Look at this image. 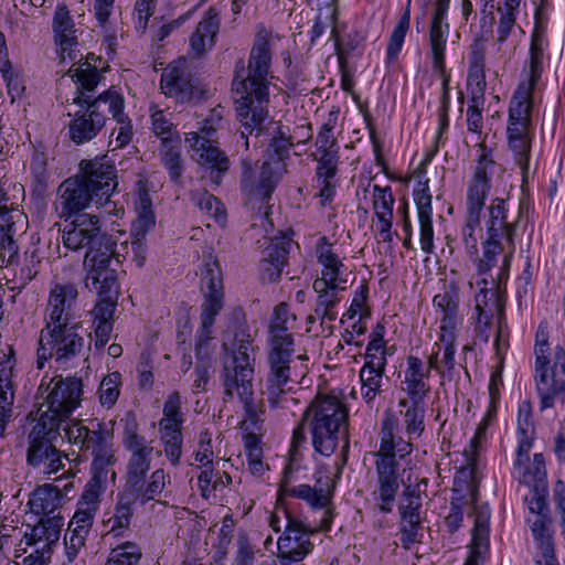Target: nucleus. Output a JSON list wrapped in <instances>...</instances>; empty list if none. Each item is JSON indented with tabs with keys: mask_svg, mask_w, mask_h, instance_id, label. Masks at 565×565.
<instances>
[{
	"mask_svg": "<svg viewBox=\"0 0 565 565\" xmlns=\"http://www.w3.org/2000/svg\"><path fill=\"white\" fill-rule=\"evenodd\" d=\"M132 515V502L128 498L120 497L115 504L113 514L104 520V523L109 526V533L120 535L129 527Z\"/></svg>",
	"mask_w": 565,
	"mask_h": 565,
	"instance_id": "864d4df0",
	"label": "nucleus"
},
{
	"mask_svg": "<svg viewBox=\"0 0 565 565\" xmlns=\"http://www.w3.org/2000/svg\"><path fill=\"white\" fill-rule=\"evenodd\" d=\"M63 493L53 484H43L35 489L29 500L31 510L43 518L56 515L55 511L62 505Z\"/></svg>",
	"mask_w": 565,
	"mask_h": 565,
	"instance_id": "79ce46f5",
	"label": "nucleus"
},
{
	"mask_svg": "<svg viewBox=\"0 0 565 565\" xmlns=\"http://www.w3.org/2000/svg\"><path fill=\"white\" fill-rule=\"evenodd\" d=\"M475 524L469 556L463 565H482L489 553V520L490 508L488 504L475 505Z\"/></svg>",
	"mask_w": 565,
	"mask_h": 565,
	"instance_id": "bb28decb",
	"label": "nucleus"
},
{
	"mask_svg": "<svg viewBox=\"0 0 565 565\" xmlns=\"http://www.w3.org/2000/svg\"><path fill=\"white\" fill-rule=\"evenodd\" d=\"M70 75L76 84L72 104L78 109L73 114L68 113L71 119L67 124V137L73 143L81 146L94 140L105 128L109 119L110 94L114 93V87L94 96L103 76L97 66L89 63L72 68Z\"/></svg>",
	"mask_w": 565,
	"mask_h": 565,
	"instance_id": "7ed1b4c3",
	"label": "nucleus"
},
{
	"mask_svg": "<svg viewBox=\"0 0 565 565\" xmlns=\"http://www.w3.org/2000/svg\"><path fill=\"white\" fill-rule=\"evenodd\" d=\"M52 30L54 42L60 50L62 61H65L66 57L71 61H75L77 57L78 30L75 26L74 19L68 8L64 3L57 4L55 9L52 20Z\"/></svg>",
	"mask_w": 565,
	"mask_h": 565,
	"instance_id": "a878e982",
	"label": "nucleus"
},
{
	"mask_svg": "<svg viewBox=\"0 0 565 565\" xmlns=\"http://www.w3.org/2000/svg\"><path fill=\"white\" fill-rule=\"evenodd\" d=\"M480 154L477 160L473 173L467 183L466 214L481 216L486 204L487 195L491 189V177L499 166L492 159L486 145L481 143Z\"/></svg>",
	"mask_w": 565,
	"mask_h": 565,
	"instance_id": "2eb2a0df",
	"label": "nucleus"
},
{
	"mask_svg": "<svg viewBox=\"0 0 565 565\" xmlns=\"http://www.w3.org/2000/svg\"><path fill=\"white\" fill-rule=\"evenodd\" d=\"M477 318L475 321L476 338L488 343L491 337L492 320L494 313H498V329L494 339L497 350L500 349L501 340L504 335L507 323L504 320L503 303L501 302L495 290H488L482 287L475 297Z\"/></svg>",
	"mask_w": 565,
	"mask_h": 565,
	"instance_id": "4468645a",
	"label": "nucleus"
},
{
	"mask_svg": "<svg viewBox=\"0 0 565 565\" xmlns=\"http://www.w3.org/2000/svg\"><path fill=\"white\" fill-rule=\"evenodd\" d=\"M137 220L132 223L139 234L148 233L156 224V216L152 211V201L148 189L142 182L138 183V191L135 200Z\"/></svg>",
	"mask_w": 565,
	"mask_h": 565,
	"instance_id": "37998d69",
	"label": "nucleus"
},
{
	"mask_svg": "<svg viewBox=\"0 0 565 565\" xmlns=\"http://www.w3.org/2000/svg\"><path fill=\"white\" fill-rule=\"evenodd\" d=\"M63 430L67 441L79 452L94 456L114 450V436L103 423H92L88 427L82 420H71Z\"/></svg>",
	"mask_w": 565,
	"mask_h": 565,
	"instance_id": "6ab92c4d",
	"label": "nucleus"
},
{
	"mask_svg": "<svg viewBox=\"0 0 565 565\" xmlns=\"http://www.w3.org/2000/svg\"><path fill=\"white\" fill-rule=\"evenodd\" d=\"M317 259L322 266L321 276L313 282H324V285L345 286L347 279L342 277V268L344 267L339 256L333 253L332 245L328 243L326 237L320 238L317 247Z\"/></svg>",
	"mask_w": 565,
	"mask_h": 565,
	"instance_id": "c9c22d12",
	"label": "nucleus"
},
{
	"mask_svg": "<svg viewBox=\"0 0 565 565\" xmlns=\"http://www.w3.org/2000/svg\"><path fill=\"white\" fill-rule=\"evenodd\" d=\"M550 351L547 323L541 322L534 344V380L541 409L553 407L555 397L565 393V347L557 344L552 359Z\"/></svg>",
	"mask_w": 565,
	"mask_h": 565,
	"instance_id": "6e6552de",
	"label": "nucleus"
},
{
	"mask_svg": "<svg viewBox=\"0 0 565 565\" xmlns=\"http://www.w3.org/2000/svg\"><path fill=\"white\" fill-rule=\"evenodd\" d=\"M481 232L480 227V216L470 214L465 215V224L461 228V241L465 245V248L470 257L478 256V242L479 236L478 233Z\"/></svg>",
	"mask_w": 565,
	"mask_h": 565,
	"instance_id": "680f3d73",
	"label": "nucleus"
},
{
	"mask_svg": "<svg viewBox=\"0 0 565 565\" xmlns=\"http://www.w3.org/2000/svg\"><path fill=\"white\" fill-rule=\"evenodd\" d=\"M125 255L117 248L114 237L110 246L102 244L93 250H86L84 264L88 267L87 281L90 279L98 294H118V268Z\"/></svg>",
	"mask_w": 565,
	"mask_h": 565,
	"instance_id": "f8f14e48",
	"label": "nucleus"
},
{
	"mask_svg": "<svg viewBox=\"0 0 565 565\" xmlns=\"http://www.w3.org/2000/svg\"><path fill=\"white\" fill-rule=\"evenodd\" d=\"M312 288L317 294L315 313L321 320V324H324L327 321H334L338 318L337 307L341 301V292L344 291L347 287L313 282Z\"/></svg>",
	"mask_w": 565,
	"mask_h": 565,
	"instance_id": "4c0bfd02",
	"label": "nucleus"
},
{
	"mask_svg": "<svg viewBox=\"0 0 565 565\" xmlns=\"http://www.w3.org/2000/svg\"><path fill=\"white\" fill-rule=\"evenodd\" d=\"M306 354L295 356V345H268L266 376L267 401L273 407H288L289 403L297 404V399L288 396L294 385L305 375L308 366Z\"/></svg>",
	"mask_w": 565,
	"mask_h": 565,
	"instance_id": "0eeeda50",
	"label": "nucleus"
},
{
	"mask_svg": "<svg viewBox=\"0 0 565 565\" xmlns=\"http://www.w3.org/2000/svg\"><path fill=\"white\" fill-rule=\"evenodd\" d=\"M92 204L103 206L82 179L74 175L58 185L53 207L60 218L67 221L83 214Z\"/></svg>",
	"mask_w": 565,
	"mask_h": 565,
	"instance_id": "f3484780",
	"label": "nucleus"
},
{
	"mask_svg": "<svg viewBox=\"0 0 565 565\" xmlns=\"http://www.w3.org/2000/svg\"><path fill=\"white\" fill-rule=\"evenodd\" d=\"M446 18L447 12L434 11L429 28L433 66L443 78L448 76L445 71V49L449 33V24L446 22Z\"/></svg>",
	"mask_w": 565,
	"mask_h": 565,
	"instance_id": "e433bc0d",
	"label": "nucleus"
},
{
	"mask_svg": "<svg viewBox=\"0 0 565 565\" xmlns=\"http://www.w3.org/2000/svg\"><path fill=\"white\" fill-rule=\"evenodd\" d=\"M481 245L482 256H477L473 258L476 260L478 274L484 275L489 273L491 268L497 264L498 255L505 252L508 243H505L503 239L486 236V239L481 243Z\"/></svg>",
	"mask_w": 565,
	"mask_h": 565,
	"instance_id": "603ef678",
	"label": "nucleus"
},
{
	"mask_svg": "<svg viewBox=\"0 0 565 565\" xmlns=\"http://www.w3.org/2000/svg\"><path fill=\"white\" fill-rule=\"evenodd\" d=\"M0 75L13 103L25 89L21 70L14 66L11 61H3L0 64Z\"/></svg>",
	"mask_w": 565,
	"mask_h": 565,
	"instance_id": "4d7b16f0",
	"label": "nucleus"
},
{
	"mask_svg": "<svg viewBox=\"0 0 565 565\" xmlns=\"http://www.w3.org/2000/svg\"><path fill=\"white\" fill-rule=\"evenodd\" d=\"M433 156L434 153H428L413 173L417 179V183L413 190V198L416 204L419 222L420 248L426 254L434 253L431 194L428 185L429 179L426 178L427 164L431 160Z\"/></svg>",
	"mask_w": 565,
	"mask_h": 565,
	"instance_id": "ddd939ff",
	"label": "nucleus"
},
{
	"mask_svg": "<svg viewBox=\"0 0 565 565\" xmlns=\"http://www.w3.org/2000/svg\"><path fill=\"white\" fill-rule=\"evenodd\" d=\"M63 525L64 518L61 515L41 518L38 524L31 527L30 533L24 534L28 545L43 544L35 551V557L31 554L23 559L24 565H45L44 553L57 543Z\"/></svg>",
	"mask_w": 565,
	"mask_h": 565,
	"instance_id": "5701e85b",
	"label": "nucleus"
},
{
	"mask_svg": "<svg viewBox=\"0 0 565 565\" xmlns=\"http://www.w3.org/2000/svg\"><path fill=\"white\" fill-rule=\"evenodd\" d=\"M125 100L121 94L114 87V93L110 94V110L109 116L116 120L117 127L113 129L110 145L115 141V148L126 147L132 139L134 131L131 120L124 113Z\"/></svg>",
	"mask_w": 565,
	"mask_h": 565,
	"instance_id": "ea45409f",
	"label": "nucleus"
},
{
	"mask_svg": "<svg viewBox=\"0 0 565 565\" xmlns=\"http://www.w3.org/2000/svg\"><path fill=\"white\" fill-rule=\"evenodd\" d=\"M398 406L404 408L401 411V415L407 436L406 440L413 445V440L419 438L425 430L426 406L407 405L406 402H398Z\"/></svg>",
	"mask_w": 565,
	"mask_h": 565,
	"instance_id": "49530a36",
	"label": "nucleus"
},
{
	"mask_svg": "<svg viewBox=\"0 0 565 565\" xmlns=\"http://www.w3.org/2000/svg\"><path fill=\"white\" fill-rule=\"evenodd\" d=\"M534 87L522 83L515 90L509 108V126L529 128Z\"/></svg>",
	"mask_w": 565,
	"mask_h": 565,
	"instance_id": "a19ab883",
	"label": "nucleus"
},
{
	"mask_svg": "<svg viewBox=\"0 0 565 565\" xmlns=\"http://www.w3.org/2000/svg\"><path fill=\"white\" fill-rule=\"evenodd\" d=\"M159 157L160 162L168 171L170 179L173 182H179L184 171L180 139L177 141L161 143L159 148Z\"/></svg>",
	"mask_w": 565,
	"mask_h": 565,
	"instance_id": "de8ad7c7",
	"label": "nucleus"
},
{
	"mask_svg": "<svg viewBox=\"0 0 565 565\" xmlns=\"http://www.w3.org/2000/svg\"><path fill=\"white\" fill-rule=\"evenodd\" d=\"M273 32L260 25L249 53L248 64L238 60L232 83L234 104L242 124L239 139L248 149V136L264 131L268 117L269 74L271 65Z\"/></svg>",
	"mask_w": 565,
	"mask_h": 565,
	"instance_id": "f03ea898",
	"label": "nucleus"
},
{
	"mask_svg": "<svg viewBox=\"0 0 565 565\" xmlns=\"http://www.w3.org/2000/svg\"><path fill=\"white\" fill-rule=\"evenodd\" d=\"M47 157L44 152L35 150L32 154L30 171L33 191L42 194L47 190L49 173L46 170Z\"/></svg>",
	"mask_w": 565,
	"mask_h": 565,
	"instance_id": "052dcab7",
	"label": "nucleus"
},
{
	"mask_svg": "<svg viewBox=\"0 0 565 565\" xmlns=\"http://www.w3.org/2000/svg\"><path fill=\"white\" fill-rule=\"evenodd\" d=\"M422 507L420 495L407 488L399 504L402 542L405 544L417 541L420 525L419 509Z\"/></svg>",
	"mask_w": 565,
	"mask_h": 565,
	"instance_id": "72a5a7b5",
	"label": "nucleus"
},
{
	"mask_svg": "<svg viewBox=\"0 0 565 565\" xmlns=\"http://www.w3.org/2000/svg\"><path fill=\"white\" fill-rule=\"evenodd\" d=\"M253 350L249 334H236L234 350L230 360L225 361L221 380L224 399L238 396L245 411L246 420L255 424L258 420V407L254 398V362L249 352Z\"/></svg>",
	"mask_w": 565,
	"mask_h": 565,
	"instance_id": "423d86ee",
	"label": "nucleus"
},
{
	"mask_svg": "<svg viewBox=\"0 0 565 565\" xmlns=\"http://www.w3.org/2000/svg\"><path fill=\"white\" fill-rule=\"evenodd\" d=\"M141 557V547L127 541L111 548L105 565H138Z\"/></svg>",
	"mask_w": 565,
	"mask_h": 565,
	"instance_id": "5fc2aeb1",
	"label": "nucleus"
},
{
	"mask_svg": "<svg viewBox=\"0 0 565 565\" xmlns=\"http://www.w3.org/2000/svg\"><path fill=\"white\" fill-rule=\"evenodd\" d=\"M92 193L98 199V204H106L117 188V169L110 160L96 157L82 160L76 174Z\"/></svg>",
	"mask_w": 565,
	"mask_h": 565,
	"instance_id": "dca6fc26",
	"label": "nucleus"
},
{
	"mask_svg": "<svg viewBox=\"0 0 565 565\" xmlns=\"http://www.w3.org/2000/svg\"><path fill=\"white\" fill-rule=\"evenodd\" d=\"M120 384L121 374L119 372L109 373L102 380L97 394L103 407L109 409L115 405L119 397Z\"/></svg>",
	"mask_w": 565,
	"mask_h": 565,
	"instance_id": "13d9d810",
	"label": "nucleus"
},
{
	"mask_svg": "<svg viewBox=\"0 0 565 565\" xmlns=\"http://www.w3.org/2000/svg\"><path fill=\"white\" fill-rule=\"evenodd\" d=\"M411 3L412 0H407L405 10L399 17V20L397 24L394 26L392 34L390 36L386 50L387 63H393L397 58L402 50L411 22Z\"/></svg>",
	"mask_w": 565,
	"mask_h": 565,
	"instance_id": "3c124183",
	"label": "nucleus"
},
{
	"mask_svg": "<svg viewBox=\"0 0 565 565\" xmlns=\"http://www.w3.org/2000/svg\"><path fill=\"white\" fill-rule=\"evenodd\" d=\"M337 14L338 10L333 8L327 18L330 19L331 38L334 40L339 60L342 62L345 55H349L360 46L364 36L354 30L341 35L337 25Z\"/></svg>",
	"mask_w": 565,
	"mask_h": 565,
	"instance_id": "a18cd8bd",
	"label": "nucleus"
},
{
	"mask_svg": "<svg viewBox=\"0 0 565 565\" xmlns=\"http://www.w3.org/2000/svg\"><path fill=\"white\" fill-rule=\"evenodd\" d=\"M529 128L508 127L509 147L514 153V159L525 174L529 170L531 140Z\"/></svg>",
	"mask_w": 565,
	"mask_h": 565,
	"instance_id": "c03bdc74",
	"label": "nucleus"
},
{
	"mask_svg": "<svg viewBox=\"0 0 565 565\" xmlns=\"http://www.w3.org/2000/svg\"><path fill=\"white\" fill-rule=\"evenodd\" d=\"M484 53L478 45H473L469 55V71L467 78L468 92L471 95V103L483 104L486 90Z\"/></svg>",
	"mask_w": 565,
	"mask_h": 565,
	"instance_id": "58836bf2",
	"label": "nucleus"
},
{
	"mask_svg": "<svg viewBox=\"0 0 565 565\" xmlns=\"http://www.w3.org/2000/svg\"><path fill=\"white\" fill-rule=\"evenodd\" d=\"M312 533H317V530H311L302 521L288 516L284 535L277 542L279 557L284 565H287L285 561L300 562L310 553L313 545L309 535Z\"/></svg>",
	"mask_w": 565,
	"mask_h": 565,
	"instance_id": "aec40b11",
	"label": "nucleus"
},
{
	"mask_svg": "<svg viewBox=\"0 0 565 565\" xmlns=\"http://www.w3.org/2000/svg\"><path fill=\"white\" fill-rule=\"evenodd\" d=\"M77 288L73 284H56L51 288L45 324L81 322L77 316Z\"/></svg>",
	"mask_w": 565,
	"mask_h": 565,
	"instance_id": "412c9836",
	"label": "nucleus"
},
{
	"mask_svg": "<svg viewBox=\"0 0 565 565\" xmlns=\"http://www.w3.org/2000/svg\"><path fill=\"white\" fill-rule=\"evenodd\" d=\"M508 205V201L502 198L492 199L487 207L484 226L486 236L503 239L512 249V242L515 238L521 211H519L514 218L510 220Z\"/></svg>",
	"mask_w": 565,
	"mask_h": 565,
	"instance_id": "b1692460",
	"label": "nucleus"
},
{
	"mask_svg": "<svg viewBox=\"0 0 565 565\" xmlns=\"http://www.w3.org/2000/svg\"><path fill=\"white\" fill-rule=\"evenodd\" d=\"M81 328V322L45 324L39 337L38 367L43 369L50 359H54L58 367H67L85 348V338L78 332Z\"/></svg>",
	"mask_w": 565,
	"mask_h": 565,
	"instance_id": "1a4fd4ad",
	"label": "nucleus"
},
{
	"mask_svg": "<svg viewBox=\"0 0 565 565\" xmlns=\"http://www.w3.org/2000/svg\"><path fill=\"white\" fill-rule=\"evenodd\" d=\"M15 359L10 354L0 355V408L12 409L14 401L13 369Z\"/></svg>",
	"mask_w": 565,
	"mask_h": 565,
	"instance_id": "09e8293b",
	"label": "nucleus"
},
{
	"mask_svg": "<svg viewBox=\"0 0 565 565\" xmlns=\"http://www.w3.org/2000/svg\"><path fill=\"white\" fill-rule=\"evenodd\" d=\"M110 237L102 232L100 220L96 215L79 214L63 230V244L66 248L93 250L102 244L110 246Z\"/></svg>",
	"mask_w": 565,
	"mask_h": 565,
	"instance_id": "a211bd4d",
	"label": "nucleus"
},
{
	"mask_svg": "<svg viewBox=\"0 0 565 565\" xmlns=\"http://www.w3.org/2000/svg\"><path fill=\"white\" fill-rule=\"evenodd\" d=\"M222 114L218 109H213L211 115L205 118L198 131L186 132L185 137L196 136L200 140H206L207 143H216L217 131L221 128Z\"/></svg>",
	"mask_w": 565,
	"mask_h": 565,
	"instance_id": "338daca9",
	"label": "nucleus"
},
{
	"mask_svg": "<svg viewBox=\"0 0 565 565\" xmlns=\"http://www.w3.org/2000/svg\"><path fill=\"white\" fill-rule=\"evenodd\" d=\"M220 25L221 19L218 12L215 9L210 8L190 35L189 54L192 57H200L204 55L215 45Z\"/></svg>",
	"mask_w": 565,
	"mask_h": 565,
	"instance_id": "cd10ccee",
	"label": "nucleus"
},
{
	"mask_svg": "<svg viewBox=\"0 0 565 565\" xmlns=\"http://www.w3.org/2000/svg\"><path fill=\"white\" fill-rule=\"evenodd\" d=\"M296 316L290 312L286 302H280L274 308V313L268 327V345H295V339L290 330L294 329Z\"/></svg>",
	"mask_w": 565,
	"mask_h": 565,
	"instance_id": "473e14b6",
	"label": "nucleus"
},
{
	"mask_svg": "<svg viewBox=\"0 0 565 565\" xmlns=\"http://www.w3.org/2000/svg\"><path fill=\"white\" fill-rule=\"evenodd\" d=\"M160 88L166 96L183 104L193 98L195 86L185 67L171 64L161 75Z\"/></svg>",
	"mask_w": 565,
	"mask_h": 565,
	"instance_id": "c85d7f7f",
	"label": "nucleus"
},
{
	"mask_svg": "<svg viewBox=\"0 0 565 565\" xmlns=\"http://www.w3.org/2000/svg\"><path fill=\"white\" fill-rule=\"evenodd\" d=\"M433 303L441 312L440 332H457L462 322L459 315V288L454 284L445 286L444 291L434 297Z\"/></svg>",
	"mask_w": 565,
	"mask_h": 565,
	"instance_id": "c756f323",
	"label": "nucleus"
},
{
	"mask_svg": "<svg viewBox=\"0 0 565 565\" xmlns=\"http://www.w3.org/2000/svg\"><path fill=\"white\" fill-rule=\"evenodd\" d=\"M192 150V158L199 166L209 171V179L218 186L225 173L230 169V159L215 143H207L206 140H200L196 136L185 137Z\"/></svg>",
	"mask_w": 565,
	"mask_h": 565,
	"instance_id": "4be33fe9",
	"label": "nucleus"
},
{
	"mask_svg": "<svg viewBox=\"0 0 565 565\" xmlns=\"http://www.w3.org/2000/svg\"><path fill=\"white\" fill-rule=\"evenodd\" d=\"M292 243V239L287 235L271 238L269 245L263 252V258L286 266Z\"/></svg>",
	"mask_w": 565,
	"mask_h": 565,
	"instance_id": "69168bd1",
	"label": "nucleus"
},
{
	"mask_svg": "<svg viewBox=\"0 0 565 565\" xmlns=\"http://www.w3.org/2000/svg\"><path fill=\"white\" fill-rule=\"evenodd\" d=\"M39 393L47 407L39 418H45V422L62 428L72 420L73 412L81 405L83 382L76 376H54L47 384L42 381Z\"/></svg>",
	"mask_w": 565,
	"mask_h": 565,
	"instance_id": "9d476101",
	"label": "nucleus"
},
{
	"mask_svg": "<svg viewBox=\"0 0 565 565\" xmlns=\"http://www.w3.org/2000/svg\"><path fill=\"white\" fill-rule=\"evenodd\" d=\"M495 407L491 405L487 411L484 417L479 423L475 436L470 440L469 447L465 449L463 455L467 458V463L462 467L456 477L458 480H463L468 489L475 488L476 469H477V451L481 441L486 438V431L494 417Z\"/></svg>",
	"mask_w": 565,
	"mask_h": 565,
	"instance_id": "2f4dec72",
	"label": "nucleus"
},
{
	"mask_svg": "<svg viewBox=\"0 0 565 565\" xmlns=\"http://www.w3.org/2000/svg\"><path fill=\"white\" fill-rule=\"evenodd\" d=\"M306 427L311 436V445L315 452L330 457L337 449L340 440H343L341 459L334 462L335 473L332 480L323 467L315 475L316 484H298L287 488V475L290 466L285 469L281 488L289 495L306 501L313 509H324L331 501L335 487V479H340L343 467L347 465L349 450V415L345 405L335 396L318 394L307 406L301 422L294 429L290 454L296 456L297 450L306 444Z\"/></svg>",
	"mask_w": 565,
	"mask_h": 565,
	"instance_id": "f257e3e1",
	"label": "nucleus"
},
{
	"mask_svg": "<svg viewBox=\"0 0 565 565\" xmlns=\"http://www.w3.org/2000/svg\"><path fill=\"white\" fill-rule=\"evenodd\" d=\"M116 463L115 449L103 454L94 455L92 461V480L99 481L102 483L107 482L110 476L111 480H115L116 473L113 470V466Z\"/></svg>",
	"mask_w": 565,
	"mask_h": 565,
	"instance_id": "bf43d9fd",
	"label": "nucleus"
},
{
	"mask_svg": "<svg viewBox=\"0 0 565 565\" xmlns=\"http://www.w3.org/2000/svg\"><path fill=\"white\" fill-rule=\"evenodd\" d=\"M45 420L38 418L28 434L26 463L51 475L63 468L61 451L54 444L61 436V427Z\"/></svg>",
	"mask_w": 565,
	"mask_h": 565,
	"instance_id": "9b49d317",
	"label": "nucleus"
},
{
	"mask_svg": "<svg viewBox=\"0 0 565 565\" xmlns=\"http://www.w3.org/2000/svg\"><path fill=\"white\" fill-rule=\"evenodd\" d=\"M152 131L160 138L161 143L177 141L180 139L172 121V114L157 109L151 114Z\"/></svg>",
	"mask_w": 565,
	"mask_h": 565,
	"instance_id": "6e6d98bb",
	"label": "nucleus"
},
{
	"mask_svg": "<svg viewBox=\"0 0 565 565\" xmlns=\"http://www.w3.org/2000/svg\"><path fill=\"white\" fill-rule=\"evenodd\" d=\"M546 43L545 38L532 36L530 46V81L525 85L534 87L543 71V50Z\"/></svg>",
	"mask_w": 565,
	"mask_h": 565,
	"instance_id": "e2e57ef3",
	"label": "nucleus"
},
{
	"mask_svg": "<svg viewBox=\"0 0 565 565\" xmlns=\"http://www.w3.org/2000/svg\"><path fill=\"white\" fill-rule=\"evenodd\" d=\"M201 289L203 294H224L222 269L218 260L212 254L204 257L203 260Z\"/></svg>",
	"mask_w": 565,
	"mask_h": 565,
	"instance_id": "8fccbe9b",
	"label": "nucleus"
},
{
	"mask_svg": "<svg viewBox=\"0 0 565 565\" xmlns=\"http://www.w3.org/2000/svg\"><path fill=\"white\" fill-rule=\"evenodd\" d=\"M193 200L199 209L206 215L213 217L217 222L225 220V209L223 203L207 191L198 193Z\"/></svg>",
	"mask_w": 565,
	"mask_h": 565,
	"instance_id": "774afa93",
	"label": "nucleus"
},
{
	"mask_svg": "<svg viewBox=\"0 0 565 565\" xmlns=\"http://www.w3.org/2000/svg\"><path fill=\"white\" fill-rule=\"evenodd\" d=\"M365 363L360 370L361 395L366 403H372L381 393L387 360L385 356L365 354Z\"/></svg>",
	"mask_w": 565,
	"mask_h": 565,
	"instance_id": "7c9ffc66",
	"label": "nucleus"
},
{
	"mask_svg": "<svg viewBox=\"0 0 565 565\" xmlns=\"http://www.w3.org/2000/svg\"><path fill=\"white\" fill-rule=\"evenodd\" d=\"M412 452L413 445L401 435L397 416L392 412H385L379 431V448L372 452L376 473L373 497L383 513L393 510L404 472L402 461Z\"/></svg>",
	"mask_w": 565,
	"mask_h": 565,
	"instance_id": "20e7f679",
	"label": "nucleus"
},
{
	"mask_svg": "<svg viewBox=\"0 0 565 565\" xmlns=\"http://www.w3.org/2000/svg\"><path fill=\"white\" fill-rule=\"evenodd\" d=\"M204 301L201 306V327L196 332V354L200 355L202 350L207 348L212 340V327L216 316L223 308L224 294H203Z\"/></svg>",
	"mask_w": 565,
	"mask_h": 565,
	"instance_id": "f704fd0d",
	"label": "nucleus"
},
{
	"mask_svg": "<svg viewBox=\"0 0 565 565\" xmlns=\"http://www.w3.org/2000/svg\"><path fill=\"white\" fill-rule=\"evenodd\" d=\"M277 181L270 163H263L259 175L256 177L250 164L246 160L243 161L241 188L250 202H268Z\"/></svg>",
	"mask_w": 565,
	"mask_h": 565,
	"instance_id": "393cba45",
	"label": "nucleus"
},
{
	"mask_svg": "<svg viewBox=\"0 0 565 565\" xmlns=\"http://www.w3.org/2000/svg\"><path fill=\"white\" fill-rule=\"evenodd\" d=\"M151 444L152 441H148L143 435L139 434V425L135 416L129 414L125 419L122 431V446L129 454L125 486L141 505L151 500H158L169 478L162 468L156 469L148 478L153 454Z\"/></svg>",
	"mask_w": 565,
	"mask_h": 565,
	"instance_id": "39448f33",
	"label": "nucleus"
},
{
	"mask_svg": "<svg viewBox=\"0 0 565 565\" xmlns=\"http://www.w3.org/2000/svg\"><path fill=\"white\" fill-rule=\"evenodd\" d=\"M146 234L142 235L138 233V231L134 227H131V237L132 241L130 242V247L128 242H122L120 244V247L118 249L121 250V253L126 256L131 252L132 255V262L136 264L138 268L143 267L147 259V244H146Z\"/></svg>",
	"mask_w": 565,
	"mask_h": 565,
	"instance_id": "0e129e2a",
	"label": "nucleus"
}]
</instances>
